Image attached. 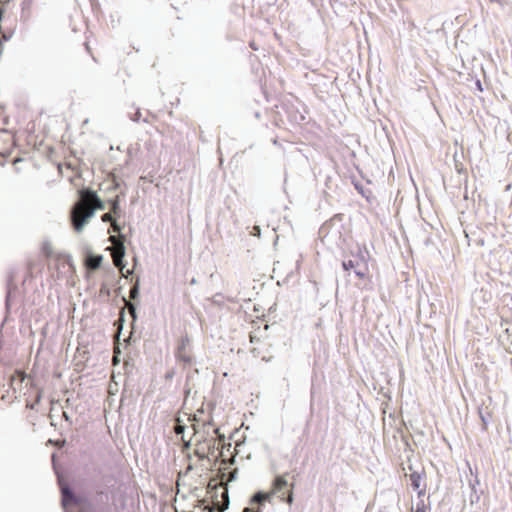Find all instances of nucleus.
Wrapping results in <instances>:
<instances>
[{
  "label": "nucleus",
  "instance_id": "f3484780",
  "mask_svg": "<svg viewBox=\"0 0 512 512\" xmlns=\"http://www.w3.org/2000/svg\"><path fill=\"white\" fill-rule=\"evenodd\" d=\"M62 493H63V496H64V501H66L68 497L72 496V494L69 492V490L67 488H63L62 489Z\"/></svg>",
  "mask_w": 512,
  "mask_h": 512
},
{
  "label": "nucleus",
  "instance_id": "0eeeda50",
  "mask_svg": "<svg viewBox=\"0 0 512 512\" xmlns=\"http://www.w3.org/2000/svg\"><path fill=\"white\" fill-rule=\"evenodd\" d=\"M343 268L346 271L354 269L356 276L361 279L366 278L369 272L368 262L365 258L362 259V264L354 262L353 260L345 261L343 262Z\"/></svg>",
  "mask_w": 512,
  "mask_h": 512
},
{
  "label": "nucleus",
  "instance_id": "f257e3e1",
  "mask_svg": "<svg viewBox=\"0 0 512 512\" xmlns=\"http://www.w3.org/2000/svg\"><path fill=\"white\" fill-rule=\"evenodd\" d=\"M214 433L218 435L217 439H214L213 446H208L206 457L210 460H214L219 463L217 482L216 479H212L208 485V493L211 494L212 506L210 512H224V473L222 472V465L224 464L223 450L224 440L223 435L219 433V429H214Z\"/></svg>",
  "mask_w": 512,
  "mask_h": 512
},
{
  "label": "nucleus",
  "instance_id": "ddd939ff",
  "mask_svg": "<svg viewBox=\"0 0 512 512\" xmlns=\"http://www.w3.org/2000/svg\"><path fill=\"white\" fill-rule=\"evenodd\" d=\"M26 374L23 371H15L13 375L10 378L11 386L15 385L16 383L22 384V382L25 380Z\"/></svg>",
  "mask_w": 512,
  "mask_h": 512
},
{
  "label": "nucleus",
  "instance_id": "f03ea898",
  "mask_svg": "<svg viewBox=\"0 0 512 512\" xmlns=\"http://www.w3.org/2000/svg\"><path fill=\"white\" fill-rule=\"evenodd\" d=\"M104 204L96 192L83 189L79 192V200L71 210V223L75 231L81 232L96 210H102Z\"/></svg>",
  "mask_w": 512,
  "mask_h": 512
},
{
  "label": "nucleus",
  "instance_id": "2eb2a0df",
  "mask_svg": "<svg viewBox=\"0 0 512 512\" xmlns=\"http://www.w3.org/2000/svg\"><path fill=\"white\" fill-rule=\"evenodd\" d=\"M138 285H134L130 290V298L135 299L138 296Z\"/></svg>",
  "mask_w": 512,
  "mask_h": 512
},
{
  "label": "nucleus",
  "instance_id": "f8f14e48",
  "mask_svg": "<svg viewBox=\"0 0 512 512\" xmlns=\"http://www.w3.org/2000/svg\"><path fill=\"white\" fill-rule=\"evenodd\" d=\"M250 342L254 343L255 340L261 344V347H253L251 348V352L255 354L257 357H261L262 359H265L266 356L261 353V348L266 345V343L261 342L259 338H256L254 335H249Z\"/></svg>",
  "mask_w": 512,
  "mask_h": 512
},
{
  "label": "nucleus",
  "instance_id": "aec40b11",
  "mask_svg": "<svg viewBox=\"0 0 512 512\" xmlns=\"http://www.w3.org/2000/svg\"><path fill=\"white\" fill-rule=\"evenodd\" d=\"M287 502H288V503H291V502H292V493H291V492H289V495H288V497H287Z\"/></svg>",
  "mask_w": 512,
  "mask_h": 512
},
{
  "label": "nucleus",
  "instance_id": "6ab92c4d",
  "mask_svg": "<svg viewBox=\"0 0 512 512\" xmlns=\"http://www.w3.org/2000/svg\"><path fill=\"white\" fill-rule=\"evenodd\" d=\"M127 306H128V308H129V310H130L131 314H132V315H134V312H135V308H134V306H133L131 303H127Z\"/></svg>",
  "mask_w": 512,
  "mask_h": 512
},
{
  "label": "nucleus",
  "instance_id": "dca6fc26",
  "mask_svg": "<svg viewBox=\"0 0 512 512\" xmlns=\"http://www.w3.org/2000/svg\"><path fill=\"white\" fill-rule=\"evenodd\" d=\"M260 231H261V230H260V227H259V226H254V227L252 228L251 234H252L253 236H260Z\"/></svg>",
  "mask_w": 512,
  "mask_h": 512
},
{
  "label": "nucleus",
  "instance_id": "9d476101",
  "mask_svg": "<svg viewBox=\"0 0 512 512\" xmlns=\"http://www.w3.org/2000/svg\"><path fill=\"white\" fill-rule=\"evenodd\" d=\"M103 222H109L114 232L119 233L121 228L116 222V217L112 215V213L108 212L102 215L101 217Z\"/></svg>",
  "mask_w": 512,
  "mask_h": 512
},
{
  "label": "nucleus",
  "instance_id": "a211bd4d",
  "mask_svg": "<svg viewBox=\"0 0 512 512\" xmlns=\"http://www.w3.org/2000/svg\"><path fill=\"white\" fill-rule=\"evenodd\" d=\"M414 512H425V506L422 503L421 505H417V508Z\"/></svg>",
  "mask_w": 512,
  "mask_h": 512
},
{
  "label": "nucleus",
  "instance_id": "39448f33",
  "mask_svg": "<svg viewBox=\"0 0 512 512\" xmlns=\"http://www.w3.org/2000/svg\"><path fill=\"white\" fill-rule=\"evenodd\" d=\"M109 240L113 244V248L111 249V256L113 258L114 265L122 270L124 268L123 258L125 255L124 244L116 236H110Z\"/></svg>",
  "mask_w": 512,
  "mask_h": 512
},
{
  "label": "nucleus",
  "instance_id": "9b49d317",
  "mask_svg": "<svg viewBox=\"0 0 512 512\" xmlns=\"http://www.w3.org/2000/svg\"><path fill=\"white\" fill-rule=\"evenodd\" d=\"M110 203V213L116 218L120 217L121 209L119 204V196H116L114 199L109 201Z\"/></svg>",
  "mask_w": 512,
  "mask_h": 512
},
{
  "label": "nucleus",
  "instance_id": "4468645a",
  "mask_svg": "<svg viewBox=\"0 0 512 512\" xmlns=\"http://www.w3.org/2000/svg\"><path fill=\"white\" fill-rule=\"evenodd\" d=\"M235 475H236V470L229 472L228 478H226V485L228 484V482H231L235 479ZM228 504H229V498H228V494L226 493V509L228 508Z\"/></svg>",
  "mask_w": 512,
  "mask_h": 512
},
{
  "label": "nucleus",
  "instance_id": "6e6552de",
  "mask_svg": "<svg viewBox=\"0 0 512 512\" xmlns=\"http://www.w3.org/2000/svg\"><path fill=\"white\" fill-rule=\"evenodd\" d=\"M409 478L411 481V485L414 490L418 491L419 496H423L425 494V484L423 482V473L419 472H411L409 474Z\"/></svg>",
  "mask_w": 512,
  "mask_h": 512
},
{
  "label": "nucleus",
  "instance_id": "423d86ee",
  "mask_svg": "<svg viewBox=\"0 0 512 512\" xmlns=\"http://www.w3.org/2000/svg\"><path fill=\"white\" fill-rule=\"evenodd\" d=\"M176 357L179 361H182L184 363L192 362L193 357L189 338L183 337L180 339L176 351Z\"/></svg>",
  "mask_w": 512,
  "mask_h": 512
},
{
  "label": "nucleus",
  "instance_id": "20e7f679",
  "mask_svg": "<svg viewBox=\"0 0 512 512\" xmlns=\"http://www.w3.org/2000/svg\"><path fill=\"white\" fill-rule=\"evenodd\" d=\"M287 486V480L284 476H277L273 482L272 490L269 493L258 492L253 497V502L262 503L270 498L271 494L280 493Z\"/></svg>",
  "mask_w": 512,
  "mask_h": 512
},
{
  "label": "nucleus",
  "instance_id": "1a4fd4ad",
  "mask_svg": "<svg viewBox=\"0 0 512 512\" xmlns=\"http://www.w3.org/2000/svg\"><path fill=\"white\" fill-rule=\"evenodd\" d=\"M103 261V257L101 255H88L85 260V265L88 269L96 270L98 269Z\"/></svg>",
  "mask_w": 512,
  "mask_h": 512
},
{
  "label": "nucleus",
  "instance_id": "7ed1b4c3",
  "mask_svg": "<svg viewBox=\"0 0 512 512\" xmlns=\"http://www.w3.org/2000/svg\"><path fill=\"white\" fill-rule=\"evenodd\" d=\"M184 416H187V420L190 422L189 425L183 424V419L181 416L176 418V424L174 426V431L177 436H181V441L183 442L184 447H188L192 438H195L196 442L200 440L197 438V428H196V414L191 415L188 413H183Z\"/></svg>",
  "mask_w": 512,
  "mask_h": 512
}]
</instances>
